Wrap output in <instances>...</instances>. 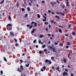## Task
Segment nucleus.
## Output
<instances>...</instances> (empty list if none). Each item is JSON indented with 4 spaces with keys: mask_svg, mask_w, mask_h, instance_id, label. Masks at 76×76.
<instances>
[{
    "mask_svg": "<svg viewBox=\"0 0 76 76\" xmlns=\"http://www.w3.org/2000/svg\"><path fill=\"white\" fill-rule=\"evenodd\" d=\"M15 46H18L19 45V44H17L15 45Z\"/></svg>",
    "mask_w": 76,
    "mask_h": 76,
    "instance_id": "13d9d810",
    "label": "nucleus"
},
{
    "mask_svg": "<svg viewBox=\"0 0 76 76\" xmlns=\"http://www.w3.org/2000/svg\"><path fill=\"white\" fill-rule=\"evenodd\" d=\"M3 71L2 70H1V75H3Z\"/></svg>",
    "mask_w": 76,
    "mask_h": 76,
    "instance_id": "c03bdc74",
    "label": "nucleus"
},
{
    "mask_svg": "<svg viewBox=\"0 0 76 76\" xmlns=\"http://www.w3.org/2000/svg\"><path fill=\"white\" fill-rule=\"evenodd\" d=\"M68 73L67 72H66L64 71V72L63 73V76H65L66 75L67 76V75Z\"/></svg>",
    "mask_w": 76,
    "mask_h": 76,
    "instance_id": "20e7f679",
    "label": "nucleus"
},
{
    "mask_svg": "<svg viewBox=\"0 0 76 76\" xmlns=\"http://www.w3.org/2000/svg\"><path fill=\"white\" fill-rule=\"evenodd\" d=\"M27 9L28 11H29L30 10H31V9H30V8L29 7H28L27 8Z\"/></svg>",
    "mask_w": 76,
    "mask_h": 76,
    "instance_id": "4468645a",
    "label": "nucleus"
},
{
    "mask_svg": "<svg viewBox=\"0 0 76 76\" xmlns=\"http://www.w3.org/2000/svg\"><path fill=\"white\" fill-rule=\"evenodd\" d=\"M50 4L51 5H52L53 7H54V4H53V2H51Z\"/></svg>",
    "mask_w": 76,
    "mask_h": 76,
    "instance_id": "6ab92c4d",
    "label": "nucleus"
},
{
    "mask_svg": "<svg viewBox=\"0 0 76 76\" xmlns=\"http://www.w3.org/2000/svg\"><path fill=\"white\" fill-rule=\"evenodd\" d=\"M34 24L35 26H37V23L34 22Z\"/></svg>",
    "mask_w": 76,
    "mask_h": 76,
    "instance_id": "b1692460",
    "label": "nucleus"
},
{
    "mask_svg": "<svg viewBox=\"0 0 76 76\" xmlns=\"http://www.w3.org/2000/svg\"><path fill=\"white\" fill-rule=\"evenodd\" d=\"M34 22L32 21L31 23V24L32 25V24H34Z\"/></svg>",
    "mask_w": 76,
    "mask_h": 76,
    "instance_id": "5fc2aeb1",
    "label": "nucleus"
},
{
    "mask_svg": "<svg viewBox=\"0 0 76 76\" xmlns=\"http://www.w3.org/2000/svg\"><path fill=\"white\" fill-rule=\"evenodd\" d=\"M61 7L62 8V9H64V8H65V6L63 4H61L60 5Z\"/></svg>",
    "mask_w": 76,
    "mask_h": 76,
    "instance_id": "39448f33",
    "label": "nucleus"
},
{
    "mask_svg": "<svg viewBox=\"0 0 76 76\" xmlns=\"http://www.w3.org/2000/svg\"><path fill=\"white\" fill-rule=\"evenodd\" d=\"M48 12L49 13H51V11L50 10H48Z\"/></svg>",
    "mask_w": 76,
    "mask_h": 76,
    "instance_id": "8fccbe9b",
    "label": "nucleus"
},
{
    "mask_svg": "<svg viewBox=\"0 0 76 76\" xmlns=\"http://www.w3.org/2000/svg\"><path fill=\"white\" fill-rule=\"evenodd\" d=\"M21 10H22V11H23V12L25 11V9L24 8H22Z\"/></svg>",
    "mask_w": 76,
    "mask_h": 76,
    "instance_id": "a878e982",
    "label": "nucleus"
},
{
    "mask_svg": "<svg viewBox=\"0 0 76 76\" xmlns=\"http://www.w3.org/2000/svg\"><path fill=\"white\" fill-rule=\"evenodd\" d=\"M12 25L10 24H8L7 26V29L8 31H10L12 30Z\"/></svg>",
    "mask_w": 76,
    "mask_h": 76,
    "instance_id": "f257e3e1",
    "label": "nucleus"
},
{
    "mask_svg": "<svg viewBox=\"0 0 76 76\" xmlns=\"http://www.w3.org/2000/svg\"><path fill=\"white\" fill-rule=\"evenodd\" d=\"M17 5L18 7V6H19V3H17Z\"/></svg>",
    "mask_w": 76,
    "mask_h": 76,
    "instance_id": "09e8293b",
    "label": "nucleus"
},
{
    "mask_svg": "<svg viewBox=\"0 0 76 76\" xmlns=\"http://www.w3.org/2000/svg\"><path fill=\"white\" fill-rule=\"evenodd\" d=\"M50 43H51V42H50V41H49L48 42V43L49 44H50Z\"/></svg>",
    "mask_w": 76,
    "mask_h": 76,
    "instance_id": "0e129e2a",
    "label": "nucleus"
},
{
    "mask_svg": "<svg viewBox=\"0 0 76 76\" xmlns=\"http://www.w3.org/2000/svg\"><path fill=\"white\" fill-rule=\"evenodd\" d=\"M28 16V14H26L25 15L24 17L25 18H26Z\"/></svg>",
    "mask_w": 76,
    "mask_h": 76,
    "instance_id": "c85d7f7f",
    "label": "nucleus"
},
{
    "mask_svg": "<svg viewBox=\"0 0 76 76\" xmlns=\"http://www.w3.org/2000/svg\"><path fill=\"white\" fill-rule=\"evenodd\" d=\"M49 48L50 49H51V50H53V49H54V48H53V47L50 46H48Z\"/></svg>",
    "mask_w": 76,
    "mask_h": 76,
    "instance_id": "0eeeda50",
    "label": "nucleus"
},
{
    "mask_svg": "<svg viewBox=\"0 0 76 76\" xmlns=\"http://www.w3.org/2000/svg\"><path fill=\"white\" fill-rule=\"evenodd\" d=\"M51 23H53V22H54V20H52L51 21Z\"/></svg>",
    "mask_w": 76,
    "mask_h": 76,
    "instance_id": "e2e57ef3",
    "label": "nucleus"
},
{
    "mask_svg": "<svg viewBox=\"0 0 76 76\" xmlns=\"http://www.w3.org/2000/svg\"><path fill=\"white\" fill-rule=\"evenodd\" d=\"M30 1L31 3H33V1H32V0H30Z\"/></svg>",
    "mask_w": 76,
    "mask_h": 76,
    "instance_id": "052dcab7",
    "label": "nucleus"
},
{
    "mask_svg": "<svg viewBox=\"0 0 76 76\" xmlns=\"http://www.w3.org/2000/svg\"><path fill=\"white\" fill-rule=\"evenodd\" d=\"M49 60L46 59L45 61L46 63H49Z\"/></svg>",
    "mask_w": 76,
    "mask_h": 76,
    "instance_id": "dca6fc26",
    "label": "nucleus"
},
{
    "mask_svg": "<svg viewBox=\"0 0 76 76\" xmlns=\"http://www.w3.org/2000/svg\"><path fill=\"white\" fill-rule=\"evenodd\" d=\"M39 54H41L42 53V52H41V51H39Z\"/></svg>",
    "mask_w": 76,
    "mask_h": 76,
    "instance_id": "69168bd1",
    "label": "nucleus"
},
{
    "mask_svg": "<svg viewBox=\"0 0 76 76\" xmlns=\"http://www.w3.org/2000/svg\"><path fill=\"white\" fill-rule=\"evenodd\" d=\"M48 51V50H46V49H45L43 50V51H44V52H47Z\"/></svg>",
    "mask_w": 76,
    "mask_h": 76,
    "instance_id": "4be33fe9",
    "label": "nucleus"
},
{
    "mask_svg": "<svg viewBox=\"0 0 76 76\" xmlns=\"http://www.w3.org/2000/svg\"><path fill=\"white\" fill-rule=\"evenodd\" d=\"M45 30L47 32H48V28H45Z\"/></svg>",
    "mask_w": 76,
    "mask_h": 76,
    "instance_id": "79ce46f5",
    "label": "nucleus"
},
{
    "mask_svg": "<svg viewBox=\"0 0 76 76\" xmlns=\"http://www.w3.org/2000/svg\"><path fill=\"white\" fill-rule=\"evenodd\" d=\"M51 63H52L51 61L49 60V64H51Z\"/></svg>",
    "mask_w": 76,
    "mask_h": 76,
    "instance_id": "473e14b6",
    "label": "nucleus"
},
{
    "mask_svg": "<svg viewBox=\"0 0 76 76\" xmlns=\"http://www.w3.org/2000/svg\"><path fill=\"white\" fill-rule=\"evenodd\" d=\"M54 45H56L58 44V43L57 42H54Z\"/></svg>",
    "mask_w": 76,
    "mask_h": 76,
    "instance_id": "37998d69",
    "label": "nucleus"
},
{
    "mask_svg": "<svg viewBox=\"0 0 76 76\" xmlns=\"http://www.w3.org/2000/svg\"><path fill=\"white\" fill-rule=\"evenodd\" d=\"M66 5L67 6H69V2H67Z\"/></svg>",
    "mask_w": 76,
    "mask_h": 76,
    "instance_id": "ea45409f",
    "label": "nucleus"
},
{
    "mask_svg": "<svg viewBox=\"0 0 76 76\" xmlns=\"http://www.w3.org/2000/svg\"><path fill=\"white\" fill-rule=\"evenodd\" d=\"M45 24L46 25H48V23L47 22H45Z\"/></svg>",
    "mask_w": 76,
    "mask_h": 76,
    "instance_id": "aec40b11",
    "label": "nucleus"
},
{
    "mask_svg": "<svg viewBox=\"0 0 76 76\" xmlns=\"http://www.w3.org/2000/svg\"><path fill=\"white\" fill-rule=\"evenodd\" d=\"M20 68L21 69V70H23V66H22V65H21L20 66Z\"/></svg>",
    "mask_w": 76,
    "mask_h": 76,
    "instance_id": "f8f14e48",
    "label": "nucleus"
},
{
    "mask_svg": "<svg viewBox=\"0 0 76 76\" xmlns=\"http://www.w3.org/2000/svg\"><path fill=\"white\" fill-rule=\"evenodd\" d=\"M56 2H57L58 3H60V2L58 0H57L56 1Z\"/></svg>",
    "mask_w": 76,
    "mask_h": 76,
    "instance_id": "680f3d73",
    "label": "nucleus"
},
{
    "mask_svg": "<svg viewBox=\"0 0 76 76\" xmlns=\"http://www.w3.org/2000/svg\"><path fill=\"white\" fill-rule=\"evenodd\" d=\"M71 76H73V73H72L71 74Z\"/></svg>",
    "mask_w": 76,
    "mask_h": 76,
    "instance_id": "774afa93",
    "label": "nucleus"
},
{
    "mask_svg": "<svg viewBox=\"0 0 76 76\" xmlns=\"http://www.w3.org/2000/svg\"><path fill=\"white\" fill-rule=\"evenodd\" d=\"M58 31L59 32H60V33H62V30H61V29H59Z\"/></svg>",
    "mask_w": 76,
    "mask_h": 76,
    "instance_id": "2eb2a0df",
    "label": "nucleus"
},
{
    "mask_svg": "<svg viewBox=\"0 0 76 76\" xmlns=\"http://www.w3.org/2000/svg\"><path fill=\"white\" fill-rule=\"evenodd\" d=\"M24 3L26 5V6H27V4L26 3V2H24Z\"/></svg>",
    "mask_w": 76,
    "mask_h": 76,
    "instance_id": "a19ab883",
    "label": "nucleus"
},
{
    "mask_svg": "<svg viewBox=\"0 0 76 76\" xmlns=\"http://www.w3.org/2000/svg\"><path fill=\"white\" fill-rule=\"evenodd\" d=\"M8 19H9V20H11V17H10V16H9L8 17Z\"/></svg>",
    "mask_w": 76,
    "mask_h": 76,
    "instance_id": "49530a36",
    "label": "nucleus"
},
{
    "mask_svg": "<svg viewBox=\"0 0 76 76\" xmlns=\"http://www.w3.org/2000/svg\"><path fill=\"white\" fill-rule=\"evenodd\" d=\"M10 35H12V36H14V34H13V32H10Z\"/></svg>",
    "mask_w": 76,
    "mask_h": 76,
    "instance_id": "f3484780",
    "label": "nucleus"
},
{
    "mask_svg": "<svg viewBox=\"0 0 76 76\" xmlns=\"http://www.w3.org/2000/svg\"><path fill=\"white\" fill-rule=\"evenodd\" d=\"M29 6H32V4L30 3H29Z\"/></svg>",
    "mask_w": 76,
    "mask_h": 76,
    "instance_id": "6e6d98bb",
    "label": "nucleus"
},
{
    "mask_svg": "<svg viewBox=\"0 0 76 76\" xmlns=\"http://www.w3.org/2000/svg\"><path fill=\"white\" fill-rule=\"evenodd\" d=\"M66 48H69V46L66 45Z\"/></svg>",
    "mask_w": 76,
    "mask_h": 76,
    "instance_id": "4c0bfd02",
    "label": "nucleus"
},
{
    "mask_svg": "<svg viewBox=\"0 0 76 76\" xmlns=\"http://www.w3.org/2000/svg\"><path fill=\"white\" fill-rule=\"evenodd\" d=\"M67 45H70V43L69 42H68L67 43Z\"/></svg>",
    "mask_w": 76,
    "mask_h": 76,
    "instance_id": "e433bc0d",
    "label": "nucleus"
},
{
    "mask_svg": "<svg viewBox=\"0 0 76 76\" xmlns=\"http://www.w3.org/2000/svg\"><path fill=\"white\" fill-rule=\"evenodd\" d=\"M69 56H71V55H70V53H69L68 55V57L69 58H71Z\"/></svg>",
    "mask_w": 76,
    "mask_h": 76,
    "instance_id": "c9c22d12",
    "label": "nucleus"
},
{
    "mask_svg": "<svg viewBox=\"0 0 76 76\" xmlns=\"http://www.w3.org/2000/svg\"><path fill=\"white\" fill-rule=\"evenodd\" d=\"M72 35H75V32H72Z\"/></svg>",
    "mask_w": 76,
    "mask_h": 76,
    "instance_id": "603ef678",
    "label": "nucleus"
},
{
    "mask_svg": "<svg viewBox=\"0 0 76 76\" xmlns=\"http://www.w3.org/2000/svg\"><path fill=\"white\" fill-rule=\"evenodd\" d=\"M37 16L38 18H41V16L39 14H37Z\"/></svg>",
    "mask_w": 76,
    "mask_h": 76,
    "instance_id": "9d476101",
    "label": "nucleus"
},
{
    "mask_svg": "<svg viewBox=\"0 0 76 76\" xmlns=\"http://www.w3.org/2000/svg\"><path fill=\"white\" fill-rule=\"evenodd\" d=\"M42 48H45V45H42Z\"/></svg>",
    "mask_w": 76,
    "mask_h": 76,
    "instance_id": "2f4dec72",
    "label": "nucleus"
},
{
    "mask_svg": "<svg viewBox=\"0 0 76 76\" xmlns=\"http://www.w3.org/2000/svg\"><path fill=\"white\" fill-rule=\"evenodd\" d=\"M36 42H37V40L36 39H34V40L33 41V42L35 44Z\"/></svg>",
    "mask_w": 76,
    "mask_h": 76,
    "instance_id": "bb28decb",
    "label": "nucleus"
},
{
    "mask_svg": "<svg viewBox=\"0 0 76 76\" xmlns=\"http://www.w3.org/2000/svg\"><path fill=\"white\" fill-rule=\"evenodd\" d=\"M32 26H33V25H31V26H30L29 27V29H31L32 28Z\"/></svg>",
    "mask_w": 76,
    "mask_h": 76,
    "instance_id": "5701e85b",
    "label": "nucleus"
},
{
    "mask_svg": "<svg viewBox=\"0 0 76 76\" xmlns=\"http://www.w3.org/2000/svg\"><path fill=\"white\" fill-rule=\"evenodd\" d=\"M63 44L61 43H60V44L59 45H61V46H63Z\"/></svg>",
    "mask_w": 76,
    "mask_h": 76,
    "instance_id": "a18cd8bd",
    "label": "nucleus"
},
{
    "mask_svg": "<svg viewBox=\"0 0 76 76\" xmlns=\"http://www.w3.org/2000/svg\"><path fill=\"white\" fill-rule=\"evenodd\" d=\"M46 20H47V19H45L44 18L43 19V22H45Z\"/></svg>",
    "mask_w": 76,
    "mask_h": 76,
    "instance_id": "393cba45",
    "label": "nucleus"
},
{
    "mask_svg": "<svg viewBox=\"0 0 76 76\" xmlns=\"http://www.w3.org/2000/svg\"><path fill=\"white\" fill-rule=\"evenodd\" d=\"M43 17L44 18H45V19H47V17H46L44 15H43Z\"/></svg>",
    "mask_w": 76,
    "mask_h": 76,
    "instance_id": "58836bf2",
    "label": "nucleus"
},
{
    "mask_svg": "<svg viewBox=\"0 0 76 76\" xmlns=\"http://www.w3.org/2000/svg\"><path fill=\"white\" fill-rule=\"evenodd\" d=\"M56 18H58V19H60V17H59V16L57 15L55 16Z\"/></svg>",
    "mask_w": 76,
    "mask_h": 76,
    "instance_id": "cd10ccee",
    "label": "nucleus"
},
{
    "mask_svg": "<svg viewBox=\"0 0 76 76\" xmlns=\"http://www.w3.org/2000/svg\"><path fill=\"white\" fill-rule=\"evenodd\" d=\"M54 58L53 57H51V59L52 60H54Z\"/></svg>",
    "mask_w": 76,
    "mask_h": 76,
    "instance_id": "7c9ffc66",
    "label": "nucleus"
},
{
    "mask_svg": "<svg viewBox=\"0 0 76 76\" xmlns=\"http://www.w3.org/2000/svg\"><path fill=\"white\" fill-rule=\"evenodd\" d=\"M65 72H69V70H68V69L67 68L65 69Z\"/></svg>",
    "mask_w": 76,
    "mask_h": 76,
    "instance_id": "412c9836",
    "label": "nucleus"
},
{
    "mask_svg": "<svg viewBox=\"0 0 76 76\" xmlns=\"http://www.w3.org/2000/svg\"><path fill=\"white\" fill-rule=\"evenodd\" d=\"M45 69H46V67L45 66H44L42 69H41V71H42V72H43L44 71Z\"/></svg>",
    "mask_w": 76,
    "mask_h": 76,
    "instance_id": "7ed1b4c3",
    "label": "nucleus"
},
{
    "mask_svg": "<svg viewBox=\"0 0 76 76\" xmlns=\"http://www.w3.org/2000/svg\"><path fill=\"white\" fill-rule=\"evenodd\" d=\"M14 39L15 41V42H17V39Z\"/></svg>",
    "mask_w": 76,
    "mask_h": 76,
    "instance_id": "de8ad7c7",
    "label": "nucleus"
},
{
    "mask_svg": "<svg viewBox=\"0 0 76 76\" xmlns=\"http://www.w3.org/2000/svg\"><path fill=\"white\" fill-rule=\"evenodd\" d=\"M4 60L5 61H6V62L7 61V60H6V58L5 57H4Z\"/></svg>",
    "mask_w": 76,
    "mask_h": 76,
    "instance_id": "ddd939ff",
    "label": "nucleus"
},
{
    "mask_svg": "<svg viewBox=\"0 0 76 76\" xmlns=\"http://www.w3.org/2000/svg\"><path fill=\"white\" fill-rule=\"evenodd\" d=\"M35 29H33V30L31 31V34H33V32H35Z\"/></svg>",
    "mask_w": 76,
    "mask_h": 76,
    "instance_id": "9b49d317",
    "label": "nucleus"
},
{
    "mask_svg": "<svg viewBox=\"0 0 76 76\" xmlns=\"http://www.w3.org/2000/svg\"><path fill=\"white\" fill-rule=\"evenodd\" d=\"M56 13L57 15H60L61 16L62 15V16H64V13L62 12H56Z\"/></svg>",
    "mask_w": 76,
    "mask_h": 76,
    "instance_id": "f03ea898",
    "label": "nucleus"
},
{
    "mask_svg": "<svg viewBox=\"0 0 76 76\" xmlns=\"http://www.w3.org/2000/svg\"><path fill=\"white\" fill-rule=\"evenodd\" d=\"M41 41L40 40H39V44H41Z\"/></svg>",
    "mask_w": 76,
    "mask_h": 76,
    "instance_id": "f704fd0d",
    "label": "nucleus"
},
{
    "mask_svg": "<svg viewBox=\"0 0 76 76\" xmlns=\"http://www.w3.org/2000/svg\"><path fill=\"white\" fill-rule=\"evenodd\" d=\"M24 63H28V61H24Z\"/></svg>",
    "mask_w": 76,
    "mask_h": 76,
    "instance_id": "4d7b16f0",
    "label": "nucleus"
},
{
    "mask_svg": "<svg viewBox=\"0 0 76 76\" xmlns=\"http://www.w3.org/2000/svg\"><path fill=\"white\" fill-rule=\"evenodd\" d=\"M56 69L57 70H58V71H60L59 70V69H60V67L59 66H58L56 68Z\"/></svg>",
    "mask_w": 76,
    "mask_h": 76,
    "instance_id": "6e6552de",
    "label": "nucleus"
},
{
    "mask_svg": "<svg viewBox=\"0 0 76 76\" xmlns=\"http://www.w3.org/2000/svg\"><path fill=\"white\" fill-rule=\"evenodd\" d=\"M39 37L40 38H43V37H44V35L42 34H40Z\"/></svg>",
    "mask_w": 76,
    "mask_h": 76,
    "instance_id": "1a4fd4ad",
    "label": "nucleus"
},
{
    "mask_svg": "<svg viewBox=\"0 0 76 76\" xmlns=\"http://www.w3.org/2000/svg\"><path fill=\"white\" fill-rule=\"evenodd\" d=\"M29 64H28L27 65H26V67H29Z\"/></svg>",
    "mask_w": 76,
    "mask_h": 76,
    "instance_id": "c756f323",
    "label": "nucleus"
},
{
    "mask_svg": "<svg viewBox=\"0 0 76 76\" xmlns=\"http://www.w3.org/2000/svg\"><path fill=\"white\" fill-rule=\"evenodd\" d=\"M20 61L21 63H23V61L22 60H20Z\"/></svg>",
    "mask_w": 76,
    "mask_h": 76,
    "instance_id": "bf43d9fd",
    "label": "nucleus"
},
{
    "mask_svg": "<svg viewBox=\"0 0 76 76\" xmlns=\"http://www.w3.org/2000/svg\"><path fill=\"white\" fill-rule=\"evenodd\" d=\"M48 37H51V34H48Z\"/></svg>",
    "mask_w": 76,
    "mask_h": 76,
    "instance_id": "864d4df0",
    "label": "nucleus"
},
{
    "mask_svg": "<svg viewBox=\"0 0 76 76\" xmlns=\"http://www.w3.org/2000/svg\"><path fill=\"white\" fill-rule=\"evenodd\" d=\"M4 1L3 0L1 1V2L0 3V4H3V3H4Z\"/></svg>",
    "mask_w": 76,
    "mask_h": 76,
    "instance_id": "a211bd4d",
    "label": "nucleus"
},
{
    "mask_svg": "<svg viewBox=\"0 0 76 76\" xmlns=\"http://www.w3.org/2000/svg\"><path fill=\"white\" fill-rule=\"evenodd\" d=\"M42 3H43V4H44V3H45V1H42Z\"/></svg>",
    "mask_w": 76,
    "mask_h": 76,
    "instance_id": "3c124183",
    "label": "nucleus"
},
{
    "mask_svg": "<svg viewBox=\"0 0 76 76\" xmlns=\"http://www.w3.org/2000/svg\"><path fill=\"white\" fill-rule=\"evenodd\" d=\"M57 50H56V48H54L53 50V52H55V53H57Z\"/></svg>",
    "mask_w": 76,
    "mask_h": 76,
    "instance_id": "423d86ee",
    "label": "nucleus"
},
{
    "mask_svg": "<svg viewBox=\"0 0 76 76\" xmlns=\"http://www.w3.org/2000/svg\"><path fill=\"white\" fill-rule=\"evenodd\" d=\"M64 61L65 63H66V59H64Z\"/></svg>",
    "mask_w": 76,
    "mask_h": 76,
    "instance_id": "72a5a7b5",
    "label": "nucleus"
},
{
    "mask_svg": "<svg viewBox=\"0 0 76 76\" xmlns=\"http://www.w3.org/2000/svg\"><path fill=\"white\" fill-rule=\"evenodd\" d=\"M49 28H51V25H49Z\"/></svg>",
    "mask_w": 76,
    "mask_h": 76,
    "instance_id": "338daca9",
    "label": "nucleus"
}]
</instances>
